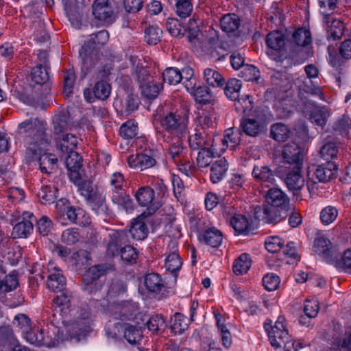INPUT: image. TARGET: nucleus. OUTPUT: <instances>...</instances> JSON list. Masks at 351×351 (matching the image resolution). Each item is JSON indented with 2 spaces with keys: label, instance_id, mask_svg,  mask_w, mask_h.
<instances>
[{
  "label": "nucleus",
  "instance_id": "1",
  "mask_svg": "<svg viewBox=\"0 0 351 351\" xmlns=\"http://www.w3.org/2000/svg\"><path fill=\"white\" fill-rule=\"evenodd\" d=\"M19 128L26 133L25 143L27 154L37 156L47 152L51 144V136L47 133L46 122L38 119H30L21 123Z\"/></svg>",
  "mask_w": 351,
  "mask_h": 351
},
{
  "label": "nucleus",
  "instance_id": "2",
  "mask_svg": "<svg viewBox=\"0 0 351 351\" xmlns=\"http://www.w3.org/2000/svg\"><path fill=\"white\" fill-rule=\"evenodd\" d=\"M350 130V117L343 114L332 125V134L335 136L334 142L330 141V171L337 172L339 167L343 166L339 147L341 144L340 137L348 136ZM336 178V173L330 172V180Z\"/></svg>",
  "mask_w": 351,
  "mask_h": 351
},
{
  "label": "nucleus",
  "instance_id": "3",
  "mask_svg": "<svg viewBox=\"0 0 351 351\" xmlns=\"http://www.w3.org/2000/svg\"><path fill=\"white\" fill-rule=\"evenodd\" d=\"M285 318L283 316H279L275 322L274 326H271V323H265L264 328L267 331L270 343L275 349H278L284 346L286 351H291L290 350V337L285 324ZM299 343L295 344V342L291 343L294 348V351H297V346Z\"/></svg>",
  "mask_w": 351,
  "mask_h": 351
},
{
  "label": "nucleus",
  "instance_id": "4",
  "mask_svg": "<svg viewBox=\"0 0 351 351\" xmlns=\"http://www.w3.org/2000/svg\"><path fill=\"white\" fill-rule=\"evenodd\" d=\"M160 125L175 137H182L188 133L189 117L186 112H169L161 118Z\"/></svg>",
  "mask_w": 351,
  "mask_h": 351
},
{
  "label": "nucleus",
  "instance_id": "5",
  "mask_svg": "<svg viewBox=\"0 0 351 351\" xmlns=\"http://www.w3.org/2000/svg\"><path fill=\"white\" fill-rule=\"evenodd\" d=\"M106 272V267L101 265L90 267L84 275L82 290L90 295L103 296L101 291L104 287Z\"/></svg>",
  "mask_w": 351,
  "mask_h": 351
},
{
  "label": "nucleus",
  "instance_id": "6",
  "mask_svg": "<svg viewBox=\"0 0 351 351\" xmlns=\"http://www.w3.org/2000/svg\"><path fill=\"white\" fill-rule=\"evenodd\" d=\"M125 182L124 176L119 172L114 173L110 178V184L112 187V200L114 203L128 210L132 208V199L123 191Z\"/></svg>",
  "mask_w": 351,
  "mask_h": 351
},
{
  "label": "nucleus",
  "instance_id": "7",
  "mask_svg": "<svg viewBox=\"0 0 351 351\" xmlns=\"http://www.w3.org/2000/svg\"><path fill=\"white\" fill-rule=\"evenodd\" d=\"M291 34V29L280 28L274 30L267 35L266 44L269 49L280 54H285L288 49L289 45L288 38Z\"/></svg>",
  "mask_w": 351,
  "mask_h": 351
},
{
  "label": "nucleus",
  "instance_id": "8",
  "mask_svg": "<svg viewBox=\"0 0 351 351\" xmlns=\"http://www.w3.org/2000/svg\"><path fill=\"white\" fill-rule=\"evenodd\" d=\"M306 154L305 149L297 143L292 142L287 144L282 152L284 162L287 165L286 169H291L293 167H302L304 157Z\"/></svg>",
  "mask_w": 351,
  "mask_h": 351
},
{
  "label": "nucleus",
  "instance_id": "9",
  "mask_svg": "<svg viewBox=\"0 0 351 351\" xmlns=\"http://www.w3.org/2000/svg\"><path fill=\"white\" fill-rule=\"evenodd\" d=\"M288 212L286 210H280L279 208L264 205L256 208L255 216L265 223H277L288 217Z\"/></svg>",
  "mask_w": 351,
  "mask_h": 351
},
{
  "label": "nucleus",
  "instance_id": "10",
  "mask_svg": "<svg viewBox=\"0 0 351 351\" xmlns=\"http://www.w3.org/2000/svg\"><path fill=\"white\" fill-rule=\"evenodd\" d=\"M189 145L192 150L201 151L215 147V140L206 130H195L194 134L189 136Z\"/></svg>",
  "mask_w": 351,
  "mask_h": 351
},
{
  "label": "nucleus",
  "instance_id": "11",
  "mask_svg": "<svg viewBox=\"0 0 351 351\" xmlns=\"http://www.w3.org/2000/svg\"><path fill=\"white\" fill-rule=\"evenodd\" d=\"M135 196L141 206L147 207V215H152L161 206L159 202L155 200L154 191L151 187L140 188L136 191Z\"/></svg>",
  "mask_w": 351,
  "mask_h": 351
},
{
  "label": "nucleus",
  "instance_id": "12",
  "mask_svg": "<svg viewBox=\"0 0 351 351\" xmlns=\"http://www.w3.org/2000/svg\"><path fill=\"white\" fill-rule=\"evenodd\" d=\"M302 167H293L287 169L282 178L289 190L293 193L300 191L304 186V179L301 175Z\"/></svg>",
  "mask_w": 351,
  "mask_h": 351
},
{
  "label": "nucleus",
  "instance_id": "13",
  "mask_svg": "<svg viewBox=\"0 0 351 351\" xmlns=\"http://www.w3.org/2000/svg\"><path fill=\"white\" fill-rule=\"evenodd\" d=\"M102 306L104 312H109L114 315V318L123 320L130 319L137 310L136 304L129 302L114 303L107 309L105 308L104 304H102Z\"/></svg>",
  "mask_w": 351,
  "mask_h": 351
},
{
  "label": "nucleus",
  "instance_id": "14",
  "mask_svg": "<svg viewBox=\"0 0 351 351\" xmlns=\"http://www.w3.org/2000/svg\"><path fill=\"white\" fill-rule=\"evenodd\" d=\"M266 201L271 207L279 208L280 210H291L289 199L287 195L280 189L271 188L267 195Z\"/></svg>",
  "mask_w": 351,
  "mask_h": 351
},
{
  "label": "nucleus",
  "instance_id": "15",
  "mask_svg": "<svg viewBox=\"0 0 351 351\" xmlns=\"http://www.w3.org/2000/svg\"><path fill=\"white\" fill-rule=\"evenodd\" d=\"M36 218L30 212H24L20 221L14 226L12 234L16 237L26 238L33 231V223Z\"/></svg>",
  "mask_w": 351,
  "mask_h": 351
},
{
  "label": "nucleus",
  "instance_id": "16",
  "mask_svg": "<svg viewBox=\"0 0 351 351\" xmlns=\"http://www.w3.org/2000/svg\"><path fill=\"white\" fill-rule=\"evenodd\" d=\"M47 286L53 291H61L66 285V280L59 268L49 263Z\"/></svg>",
  "mask_w": 351,
  "mask_h": 351
},
{
  "label": "nucleus",
  "instance_id": "17",
  "mask_svg": "<svg viewBox=\"0 0 351 351\" xmlns=\"http://www.w3.org/2000/svg\"><path fill=\"white\" fill-rule=\"evenodd\" d=\"M128 233L132 238L135 240H143L147 237L148 229L145 223L143 221V217H138L137 219H134L128 232L121 231L118 232V239L120 241H122L124 237H128Z\"/></svg>",
  "mask_w": 351,
  "mask_h": 351
},
{
  "label": "nucleus",
  "instance_id": "18",
  "mask_svg": "<svg viewBox=\"0 0 351 351\" xmlns=\"http://www.w3.org/2000/svg\"><path fill=\"white\" fill-rule=\"evenodd\" d=\"M329 239L326 232L319 230L316 233L313 251L326 263L329 262Z\"/></svg>",
  "mask_w": 351,
  "mask_h": 351
},
{
  "label": "nucleus",
  "instance_id": "19",
  "mask_svg": "<svg viewBox=\"0 0 351 351\" xmlns=\"http://www.w3.org/2000/svg\"><path fill=\"white\" fill-rule=\"evenodd\" d=\"M197 23H167V29L170 34L175 37L183 36L186 31L189 32V38H195L199 31V27L195 25Z\"/></svg>",
  "mask_w": 351,
  "mask_h": 351
},
{
  "label": "nucleus",
  "instance_id": "20",
  "mask_svg": "<svg viewBox=\"0 0 351 351\" xmlns=\"http://www.w3.org/2000/svg\"><path fill=\"white\" fill-rule=\"evenodd\" d=\"M93 14L99 21L115 20V14L107 0H95L93 5Z\"/></svg>",
  "mask_w": 351,
  "mask_h": 351
},
{
  "label": "nucleus",
  "instance_id": "21",
  "mask_svg": "<svg viewBox=\"0 0 351 351\" xmlns=\"http://www.w3.org/2000/svg\"><path fill=\"white\" fill-rule=\"evenodd\" d=\"M71 294L63 293L57 295L53 300V308L56 313H59L63 318H67L73 309L71 308Z\"/></svg>",
  "mask_w": 351,
  "mask_h": 351
},
{
  "label": "nucleus",
  "instance_id": "22",
  "mask_svg": "<svg viewBox=\"0 0 351 351\" xmlns=\"http://www.w3.org/2000/svg\"><path fill=\"white\" fill-rule=\"evenodd\" d=\"M252 176L256 180H258L264 184L266 187H269L270 186L275 184L276 178L274 173L267 166H254L252 171Z\"/></svg>",
  "mask_w": 351,
  "mask_h": 351
},
{
  "label": "nucleus",
  "instance_id": "23",
  "mask_svg": "<svg viewBox=\"0 0 351 351\" xmlns=\"http://www.w3.org/2000/svg\"><path fill=\"white\" fill-rule=\"evenodd\" d=\"M240 126L245 134L253 137L261 134L265 130L263 122L255 119H243L241 121Z\"/></svg>",
  "mask_w": 351,
  "mask_h": 351
},
{
  "label": "nucleus",
  "instance_id": "24",
  "mask_svg": "<svg viewBox=\"0 0 351 351\" xmlns=\"http://www.w3.org/2000/svg\"><path fill=\"white\" fill-rule=\"evenodd\" d=\"M181 138L175 137V140L173 142L168 141L169 137L165 139L166 141L169 143L168 148L169 155L176 162L182 161L187 153L186 148L182 146Z\"/></svg>",
  "mask_w": 351,
  "mask_h": 351
},
{
  "label": "nucleus",
  "instance_id": "25",
  "mask_svg": "<svg viewBox=\"0 0 351 351\" xmlns=\"http://www.w3.org/2000/svg\"><path fill=\"white\" fill-rule=\"evenodd\" d=\"M32 159L38 160L40 169L42 172L51 173L55 169L58 158L56 156L43 152L37 156H32Z\"/></svg>",
  "mask_w": 351,
  "mask_h": 351
},
{
  "label": "nucleus",
  "instance_id": "26",
  "mask_svg": "<svg viewBox=\"0 0 351 351\" xmlns=\"http://www.w3.org/2000/svg\"><path fill=\"white\" fill-rule=\"evenodd\" d=\"M77 186H78L82 195H83L90 204H94L98 199V202L100 204V206H102L104 199L102 197L98 195L95 188L91 182L83 180Z\"/></svg>",
  "mask_w": 351,
  "mask_h": 351
},
{
  "label": "nucleus",
  "instance_id": "27",
  "mask_svg": "<svg viewBox=\"0 0 351 351\" xmlns=\"http://www.w3.org/2000/svg\"><path fill=\"white\" fill-rule=\"evenodd\" d=\"M66 215L71 223L81 226H88L90 223L89 217L83 209L80 208L69 206L66 210Z\"/></svg>",
  "mask_w": 351,
  "mask_h": 351
},
{
  "label": "nucleus",
  "instance_id": "28",
  "mask_svg": "<svg viewBox=\"0 0 351 351\" xmlns=\"http://www.w3.org/2000/svg\"><path fill=\"white\" fill-rule=\"evenodd\" d=\"M126 291L127 286L123 281L117 278L112 280L107 293V302H110L112 300L115 303L114 300L125 295Z\"/></svg>",
  "mask_w": 351,
  "mask_h": 351
},
{
  "label": "nucleus",
  "instance_id": "29",
  "mask_svg": "<svg viewBox=\"0 0 351 351\" xmlns=\"http://www.w3.org/2000/svg\"><path fill=\"white\" fill-rule=\"evenodd\" d=\"M228 169L227 160L224 158H220L212 164L210 168V180L213 183H217L221 180Z\"/></svg>",
  "mask_w": 351,
  "mask_h": 351
},
{
  "label": "nucleus",
  "instance_id": "30",
  "mask_svg": "<svg viewBox=\"0 0 351 351\" xmlns=\"http://www.w3.org/2000/svg\"><path fill=\"white\" fill-rule=\"evenodd\" d=\"M201 240L213 247H217L221 244L223 235L220 230L213 227L204 232Z\"/></svg>",
  "mask_w": 351,
  "mask_h": 351
},
{
  "label": "nucleus",
  "instance_id": "31",
  "mask_svg": "<svg viewBox=\"0 0 351 351\" xmlns=\"http://www.w3.org/2000/svg\"><path fill=\"white\" fill-rule=\"evenodd\" d=\"M144 325L152 334L162 332L167 327L165 318L158 314L154 315L147 319Z\"/></svg>",
  "mask_w": 351,
  "mask_h": 351
},
{
  "label": "nucleus",
  "instance_id": "32",
  "mask_svg": "<svg viewBox=\"0 0 351 351\" xmlns=\"http://www.w3.org/2000/svg\"><path fill=\"white\" fill-rule=\"evenodd\" d=\"M204 81L210 86L221 87L225 84V79L216 69L206 68L203 72Z\"/></svg>",
  "mask_w": 351,
  "mask_h": 351
},
{
  "label": "nucleus",
  "instance_id": "33",
  "mask_svg": "<svg viewBox=\"0 0 351 351\" xmlns=\"http://www.w3.org/2000/svg\"><path fill=\"white\" fill-rule=\"evenodd\" d=\"M291 135L289 128L282 123L273 124L270 128V136L276 141L284 142L287 141Z\"/></svg>",
  "mask_w": 351,
  "mask_h": 351
},
{
  "label": "nucleus",
  "instance_id": "34",
  "mask_svg": "<svg viewBox=\"0 0 351 351\" xmlns=\"http://www.w3.org/2000/svg\"><path fill=\"white\" fill-rule=\"evenodd\" d=\"M57 189L53 185H43L37 192V197L43 204H49L55 200Z\"/></svg>",
  "mask_w": 351,
  "mask_h": 351
},
{
  "label": "nucleus",
  "instance_id": "35",
  "mask_svg": "<svg viewBox=\"0 0 351 351\" xmlns=\"http://www.w3.org/2000/svg\"><path fill=\"white\" fill-rule=\"evenodd\" d=\"M230 226L236 232L248 234L250 232V223L245 216L239 214L234 215L230 219Z\"/></svg>",
  "mask_w": 351,
  "mask_h": 351
},
{
  "label": "nucleus",
  "instance_id": "36",
  "mask_svg": "<svg viewBox=\"0 0 351 351\" xmlns=\"http://www.w3.org/2000/svg\"><path fill=\"white\" fill-rule=\"evenodd\" d=\"M291 30L292 38L294 43L298 46H308L311 43V34L308 29L298 27L294 31Z\"/></svg>",
  "mask_w": 351,
  "mask_h": 351
},
{
  "label": "nucleus",
  "instance_id": "37",
  "mask_svg": "<svg viewBox=\"0 0 351 351\" xmlns=\"http://www.w3.org/2000/svg\"><path fill=\"white\" fill-rule=\"evenodd\" d=\"M252 265V261L247 254H241L235 261L232 267L236 275H243L247 272Z\"/></svg>",
  "mask_w": 351,
  "mask_h": 351
},
{
  "label": "nucleus",
  "instance_id": "38",
  "mask_svg": "<svg viewBox=\"0 0 351 351\" xmlns=\"http://www.w3.org/2000/svg\"><path fill=\"white\" fill-rule=\"evenodd\" d=\"M241 134L238 129L228 128L225 131L223 138L221 139L223 145L230 149L235 148L241 142Z\"/></svg>",
  "mask_w": 351,
  "mask_h": 351
},
{
  "label": "nucleus",
  "instance_id": "39",
  "mask_svg": "<svg viewBox=\"0 0 351 351\" xmlns=\"http://www.w3.org/2000/svg\"><path fill=\"white\" fill-rule=\"evenodd\" d=\"M123 329L124 337L128 343L136 344L141 340L143 335L140 326L123 324Z\"/></svg>",
  "mask_w": 351,
  "mask_h": 351
},
{
  "label": "nucleus",
  "instance_id": "40",
  "mask_svg": "<svg viewBox=\"0 0 351 351\" xmlns=\"http://www.w3.org/2000/svg\"><path fill=\"white\" fill-rule=\"evenodd\" d=\"M188 326V319L182 313H175L171 319V328L175 334H182Z\"/></svg>",
  "mask_w": 351,
  "mask_h": 351
},
{
  "label": "nucleus",
  "instance_id": "41",
  "mask_svg": "<svg viewBox=\"0 0 351 351\" xmlns=\"http://www.w3.org/2000/svg\"><path fill=\"white\" fill-rule=\"evenodd\" d=\"M241 82L237 79L232 78L227 82L224 88V93L231 100H237L239 96L241 88Z\"/></svg>",
  "mask_w": 351,
  "mask_h": 351
},
{
  "label": "nucleus",
  "instance_id": "42",
  "mask_svg": "<svg viewBox=\"0 0 351 351\" xmlns=\"http://www.w3.org/2000/svg\"><path fill=\"white\" fill-rule=\"evenodd\" d=\"M144 283L149 292L159 291L164 286L161 277L155 273L146 275Z\"/></svg>",
  "mask_w": 351,
  "mask_h": 351
},
{
  "label": "nucleus",
  "instance_id": "43",
  "mask_svg": "<svg viewBox=\"0 0 351 351\" xmlns=\"http://www.w3.org/2000/svg\"><path fill=\"white\" fill-rule=\"evenodd\" d=\"M215 147L210 149H205L198 152L197 156V165L199 167H207L215 158Z\"/></svg>",
  "mask_w": 351,
  "mask_h": 351
},
{
  "label": "nucleus",
  "instance_id": "44",
  "mask_svg": "<svg viewBox=\"0 0 351 351\" xmlns=\"http://www.w3.org/2000/svg\"><path fill=\"white\" fill-rule=\"evenodd\" d=\"M236 110L239 113L248 114L254 107L252 98L249 95L241 98H239L234 103Z\"/></svg>",
  "mask_w": 351,
  "mask_h": 351
},
{
  "label": "nucleus",
  "instance_id": "45",
  "mask_svg": "<svg viewBox=\"0 0 351 351\" xmlns=\"http://www.w3.org/2000/svg\"><path fill=\"white\" fill-rule=\"evenodd\" d=\"M77 145V139L75 136L66 134L62 136L60 143V149L64 154L73 152Z\"/></svg>",
  "mask_w": 351,
  "mask_h": 351
},
{
  "label": "nucleus",
  "instance_id": "46",
  "mask_svg": "<svg viewBox=\"0 0 351 351\" xmlns=\"http://www.w3.org/2000/svg\"><path fill=\"white\" fill-rule=\"evenodd\" d=\"M111 92L110 85L104 80L97 82L93 88V93L99 99L104 100L107 99Z\"/></svg>",
  "mask_w": 351,
  "mask_h": 351
},
{
  "label": "nucleus",
  "instance_id": "47",
  "mask_svg": "<svg viewBox=\"0 0 351 351\" xmlns=\"http://www.w3.org/2000/svg\"><path fill=\"white\" fill-rule=\"evenodd\" d=\"M176 2V12L181 18L185 19L190 15L193 6L189 0H169Z\"/></svg>",
  "mask_w": 351,
  "mask_h": 351
},
{
  "label": "nucleus",
  "instance_id": "48",
  "mask_svg": "<svg viewBox=\"0 0 351 351\" xmlns=\"http://www.w3.org/2000/svg\"><path fill=\"white\" fill-rule=\"evenodd\" d=\"M163 81L170 85H176L182 80V73L175 68H167L162 73Z\"/></svg>",
  "mask_w": 351,
  "mask_h": 351
},
{
  "label": "nucleus",
  "instance_id": "49",
  "mask_svg": "<svg viewBox=\"0 0 351 351\" xmlns=\"http://www.w3.org/2000/svg\"><path fill=\"white\" fill-rule=\"evenodd\" d=\"M65 165L68 169H80L82 166V158L75 151L64 154Z\"/></svg>",
  "mask_w": 351,
  "mask_h": 351
},
{
  "label": "nucleus",
  "instance_id": "50",
  "mask_svg": "<svg viewBox=\"0 0 351 351\" xmlns=\"http://www.w3.org/2000/svg\"><path fill=\"white\" fill-rule=\"evenodd\" d=\"M32 79L38 84H43L49 80V74L47 67H43L41 64H37L32 69Z\"/></svg>",
  "mask_w": 351,
  "mask_h": 351
},
{
  "label": "nucleus",
  "instance_id": "51",
  "mask_svg": "<svg viewBox=\"0 0 351 351\" xmlns=\"http://www.w3.org/2000/svg\"><path fill=\"white\" fill-rule=\"evenodd\" d=\"M182 261L178 253L168 254L165 259V267L171 273L179 271L182 267Z\"/></svg>",
  "mask_w": 351,
  "mask_h": 351
},
{
  "label": "nucleus",
  "instance_id": "52",
  "mask_svg": "<svg viewBox=\"0 0 351 351\" xmlns=\"http://www.w3.org/2000/svg\"><path fill=\"white\" fill-rule=\"evenodd\" d=\"M216 28L220 27L228 37L237 38L241 35L240 23H214Z\"/></svg>",
  "mask_w": 351,
  "mask_h": 351
},
{
  "label": "nucleus",
  "instance_id": "53",
  "mask_svg": "<svg viewBox=\"0 0 351 351\" xmlns=\"http://www.w3.org/2000/svg\"><path fill=\"white\" fill-rule=\"evenodd\" d=\"M240 76L246 81L258 82L260 79V71L254 65L246 64L243 66Z\"/></svg>",
  "mask_w": 351,
  "mask_h": 351
},
{
  "label": "nucleus",
  "instance_id": "54",
  "mask_svg": "<svg viewBox=\"0 0 351 351\" xmlns=\"http://www.w3.org/2000/svg\"><path fill=\"white\" fill-rule=\"evenodd\" d=\"M137 124L130 120L120 127V135L125 139H131L137 134Z\"/></svg>",
  "mask_w": 351,
  "mask_h": 351
},
{
  "label": "nucleus",
  "instance_id": "55",
  "mask_svg": "<svg viewBox=\"0 0 351 351\" xmlns=\"http://www.w3.org/2000/svg\"><path fill=\"white\" fill-rule=\"evenodd\" d=\"M142 95L147 99L156 98L160 91V88L152 82H145L140 85Z\"/></svg>",
  "mask_w": 351,
  "mask_h": 351
},
{
  "label": "nucleus",
  "instance_id": "56",
  "mask_svg": "<svg viewBox=\"0 0 351 351\" xmlns=\"http://www.w3.org/2000/svg\"><path fill=\"white\" fill-rule=\"evenodd\" d=\"M162 30L156 25H151L145 31V38L149 45H156L160 40Z\"/></svg>",
  "mask_w": 351,
  "mask_h": 351
},
{
  "label": "nucleus",
  "instance_id": "57",
  "mask_svg": "<svg viewBox=\"0 0 351 351\" xmlns=\"http://www.w3.org/2000/svg\"><path fill=\"white\" fill-rule=\"evenodd\" d=\"M25 337L29 343L40 346L43 343V330L39 328H34L26 332Z\"/></svg>",
  "mask_w": 351,
  "mask_h": 351
},
{
  "label": "nucleus",
  "instance_id": "58",
  "mask_svg": "<svg viewBox=\"0 0 351 351\" xmlns=\"http://www.w3.org/2000/svg\"><path fill=\"white\" fill-rule=\"evenodd\" d=\"M63 341L62 337L59 334L57 335L55 331H48L47 335L43 333V343H41V346L49 348L55 347L59 346Z\"/></svg>",
  "mask_w": 351,
  "mask_h": 351
},
{
  "label": "nucleus",
  "instance_id": "59",
  "mask_svg": "<svg viewBox=\"0 0 351 351\" xmlns=\"http://www.w3.org/2000/svg\"><path fill=\"white\" fill-rule=\"evenodd\" d=\"M280 278L275 274L271 273L265 275L263 278V285L265 288L269 291H274L279 287Z\"/></svg>",
  "mask_w": 351,
  "mask_h": 351
},
{
  "label": "nucleus",
  "instance_id": "60",
  "mask_svg": "<svg viewBox=\"0 0 351 351\" xmlns=\"http://www.w3.org/2000/svg\"><path fill=\"white\" fill-rule=\"evenodd\" d=\"M69 117L66 114H58L53 117V123L56 134L63 132L68 128Z\"/></svg>",
  "mask_w": 351,
  "mask_h": 351
},
{
  "label": "nucleus",
  "instance_id": "61",
  "mask_svg": "<svg viewBox=\"0 0 351 351\" xmlns=\"http://www.w3.org/2000/svg\"><path fill=\"white\" fill-rule=\"evenodd\" d=\"M80 235L75 228H69L63 231L62 241L67 245H73L80 240Z\"/></svg>",
  "mask_w": 351,
  "mask_h": 351
},
{
  "label": "nucleus",
  "instance_id": "62",
  "mask_svg": "<svg viewBox=\"0 0 351 351\" xmlns=\"http://www.w3.org/2000/svg\"><path fill=\"white\" fill-rule=\"evenodd\" d=\"M283 241L278 237H271L268 238L265 243V248L267 250L271 253H276L279 252L283 246Z\"/></svg>",
  "mask_w": 351,
  "mask_h": 351
},
{
  "label": "nucleus",
  "instance_id": "63",
  "mask_svg": "<svg viewBox=\"0 0 351 351\" xmlns=\"http://www.w3.org/2000/svg\"><path fill=\"white\" fill-rule=\"evenodd\" d=\"M195 99L199 103H206L209 101V91L206 86H196L195 90L191 93Z\"/></svg>",
  "mask_w": 351,
  "mask_h": 351
},
{
  "label": "nucleus",
  "instance_id": "64",
  "mask_svg": "<svg viewBox=\"0 0 351 351\" xmlns=\"http://www.w3.org/2000/svg\"><path fill=\"white\" fill-rule=\"evenodd\" d=\"M330 351H351V334L343 341L335 340L330 347Z\"/></svg>",
  "mask_w": 351,
  "mask_h": 351
}]
</instances>
